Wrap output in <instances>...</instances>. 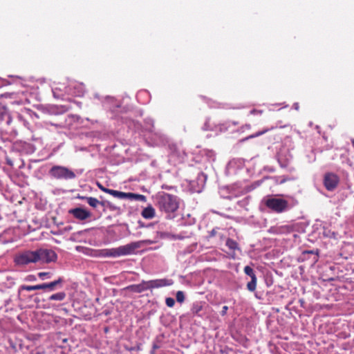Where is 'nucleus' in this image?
<instances>
[{"label":"nucleus","instance_id":"nucleus-35","mask_svg":"<svg viewBox=\"0 0 354 354\" xmlns=\"http://www.w3.org/2000/svg\"><path fill=\"white\" fill-rule=\"evenodd\" d=\"M161 339L159 337H157L153 342V344H152V348H153V350H156V349H158L160 348L161 346Z\"/></svg>","mask_w":354,"mask_h":354},{"label":"nucleus","instance_id":"nucleus-55","mask_svg":"<svg viewBox=\"0 0 354 354\" xmlns=\"http://www.w3.org/2000/svg\"><path fill=\"white\" fill-rule=\"evenodd\" d=\"M120 105H116V108H120Z\"/></svg>","mask_w":354,"mask_h":354},{"label":"nucleus","instance_id":"nucleus-16","mask_svg":"<svg viewBox=\"0 0 354 354\" xmlns=\"http://www.w3.org/2000/svg\"><path fill=\"white\" fill-rule=\"evenodd\" d=\"M125 290L136 293H141L145 290H149L148 281L142 280L138 284H132L127 286Z\"/></svg>","mask_w":354,"mask_h":354},{"label":"nucleus","instance_id":"nucleus-24","mask_svg":"<svg viewBox=\"0 0 354 354\" xmlns=\"http://www.w3.org/2000/svg\"><path fill=\"white\" fill-rule=\"evenodd\" d=\"M274 127H270V129H264L262 131H258L254 134H252V135H250L243 139H241L240 140L241 142H245L246 140H248L249 139H251V138H256V137H258V136H260L266 133H267L268 131H269L270 130H272V129H274Z\"/></svg>","mask_w":354,"mask_h":354},{"label":"nucleus","instance_id":"nucleus-43","mask_svg":"<svg viewBox=\"0 0 354 354\" xmlns=\"http://www.w3.org/2000/svg\"><path fill=\"white\" fill-rule=\"evenodd\" d=\"M98 185V187L102 190L105 193H107L109 194V192H110V190H111V189H108V188H105L104 187H103L102 185H100V183L97 184Z\"/></svg>","mask_w":354,"mask_h":354},{"label":"nucleus","instance_id":"nucleus-8","mask_svg":"<svg viewBox=\"0 0 354 354\" xmlns=\"http://www.w3.org/2000/svg\"><path fill=\"white\" fill-rule=\"evenodd\" d=\"M38 261L37 250H26L17 255L15 257V263L18 266H26L30 263Z\"/></svg>","mask_w":354,"mask_h":354},{"label":"nucleus","instance_id":"nucleus-41","mask_svg":"<svg viewBox=\"0 0 354 354\" xmlns=\"http://www.w3.org/2000/svg\"><path fill=\"white\" fill-rule=\"evenodd\" d=\"M18 118H19V120L20 121H21V122H23L24 125L26 127L29 128V126H30L29 122H28V121H26V120L23 118V116H22V115H19Z\"/></svg>","mask_w":354,"mask_h":354},{"label":"nucleus","instance_id":"nucleus-7","mask_svg":"<svg viewBox=\"0 0 354 354\" xmlns=\"http://www.w3.org/2000/svg\"><path fill=\"white\" fill-rule=\"evenodd\" d=\"M259 182L254 183L250 187H241L238 183L233 184L228 186L230 196H227V199L232 200V198H237L241 195H243L259 185Z\"/></svg>","mask_w":354,"mask_h":354},{"label":"nucleus","instance_id":"nucleus-10","mask_svg":"<svg viewBox=\"0 0 354 354\" xmlns=\"http://www.w3.org/2000/svg\"><path fill=\"white\" fill-rule=\"evenodd\" d=\"M339 178L334 173L328 172L325 174L324 177V185L328 191H333L338 185Z\"/></svg>","mask_w":354,"mask_h":354},{"label":"nucleus","instance_id":"nucleus-14","mask_svg":"<svg viewBox=\"0 0 354 354\" xmlns=\"http://www.w3.org/2000/svg\"><path fill=\"white\" fill-rule=\"evenodd\" d=\"M299 258L302 261H309L310 264L313 266L318 261L319 256L317 252L314 250H305L301 253Z\"/></svg>","mask_w":354,"mask_h":354},{"label":"nucleus","instance_id":"nucleus-46","mask_svg":"<svg viewBox=\"0 0 354 354\" xmlns=\"http://www.w3.org/2000/svg\"><path fill=\"white\" fill-rule=\"evenodd\" d=\"M262 113V111L261 110H256V109H252L251 111H250V113L251 114H256V113H259L261 114Z\"/></svg>","mask_w":354,"mask_h":354},{"label":"nucleus","instance_id":"nucleus-38","mask_svg":"<svg viewBox=\"0 0 354 354\" xmlns=\"http://www.w3.org/2000/svg\"><path fill=\"white\" fill-rule=\"evenodd\" d=\"M187 237H188V236L185 235V234H184L183 233H180L179 234H173L172 240H177V239L183 240V239H185Z\"/></svg>","mask_w":354,"mask_h":354},{"label":"nucleus","instance_id":"nucleus-40","mask_svg":"<svg viewBox=\"0 0 354 354\" xmlns=\"http://www.w3.org/2000/svg\"><path fill=\"white\" fill-rule=\"evenodd\" d=\"M218 229H219L218 227H215V228L212 229V230L209 231L207 238L210 239V238L214 237L216 236V234H217V230Z\"/></svg>","mask_w":354,"mask_h":354},{"label":"nucleus","instance_id":"nucleus-28","mask_svg":"<svg viewBox=\"0 0 354 354\" xmlns=\"http://www.w3.org/2000/svg\"><path fill=\"white\" fill-rule=\"evenodd\" d=\"M109 194L113 196L115 198L125 199L127 196V192H123L118 190L111 189L109 192Z\"/></svg>","mask_w":354,"mask_h":354},{"label":"nucleus","instance_id":"nucleus-21","mask_svg":"<svg viewBox=\"0 0 354 354\" xmlns=\"http://www.w3.org/2000/svg\"><path fill=\"white\" fill-rule=\"evenodd\" d=\"M270 179L272 180L275 184H283L287 181L295 180L296 178L288 176H275L270 177Z\"/></svg>","mask_w":354,"mask_h":354},{"label":"nucleus","instance_id":"nucleus-42","mask_svg":"<svg viewBox=\"0 0 354 354\" xmlns=\"http://www.w3.org/2000/svg\"><path fill=\"white\" fill-rule=\"evenodd\" d=\"M227 310H228V306H223L222 308V310L221 311V316H225L227 314Z\"/></svg>","mask_w":354,"mask_h":354},{"label":"nucleus","instance_id":"nucleus-26","mask_svg":"<svg viewBox=\"0 0 354 354\" xmlns=\"http://www.w3.org/2000/svg\"><path fill=\"white\" fill-rule=\"evenodd\" d=\"M289 231V227L288 226H280L271 227L270 232L274 234H282Z\"/></svg>","mask_w":354,"mask_h":354},{"label":"nucleus","instance_id":"nucleus-49","mask_svg":"<svg viewBox=\"0 0 354 354\" xmlns=\"http://www.w3.org/2000/svg\"><path fill=\"white\" fill-rule=\"evenodd\" d=\"M212 212L214 213V214H219V215H223V214L221 213H219L218 212L216 211V210H211Z\"/></svg>","mask_w":354,"mask_h":354},{"label":"nucleus","instance_id":"nucleus-5","mask_svg":"<svg viewBox=\"0 0 354 354\" xmlns=\"http://www.w3.org/2000/svg\"><path fill=\"white\" fill-rule=\"evenodd\" d=\"M49 174L51 177L59 180H71L76 177L75 174L72 170L63 166H53L49 170Z\"/></svg>","mask_w":354,"mask_h":354},{"label":"nucleus","instance_id":"nucleus-2","mask_svg":"<svg viewBox=\"0 0 354 354\" xmlns=\"http://www.w3.org/2000/svg\"><path fill=\"white\" fill-rule=\"evenodd\" d=\"M190 171L192 174H196V178L195 179H186L189 190L193 193H201L205 187L207 176L195 167L190 168Z\"/></svg>","mask_w":354,"mask_h":354},{"label":"nucleus","instance_id":"nucleus-25","mask_svg":"<svg viewBox=\"0 0 354 354\" xmlns=\"http://www.w3.org/2000/svg\"><path fill=\"white\" fill-rule=\"evenodd\" d=\"M66 297V294L64 292H59L50 295L48 300L51 301H63Z\"/></svg>","mask_w":354,"mask_h":354},{"label":"nucleus","instance_id":"nucleus-15","mask_svg":"<svg viewBox=\"0 0 354 354\" xmlns=\"http://www.w3.org/2000/svg\"><path fill=\"white\" fill-rule=\"evenodd\" d=\"M149 290L154 288H159L165 286H169L173 284L171 279H157L147 281Z\"/></svg>","mask_w":354,"mask_h":354},{"label":"nucleus","instance_id":"nucleus-11","mask_svg":"<svg viewBox=\"0 0 354 354\" xmlns=\"http://www.w3.org/2000/svg\"><path fill=\"white\" fill-rule=\"evenodd\" d=\"M68 214L78 221H83L91 216V213L82 207H75L68 209Z\"/></svg>","mask_w":354,"mask_h":354},{"label":"nucleus","instance_id":"nucleus-4","mask_svg":"<svg viewBox=\"0 0 354 354\" xmlns=\"http://www.w3.org/2000/svg\"><path fill=\"white\" fill-rule=\"evenodd\" d=\"M265 205L275 213H282L289 209V203L288 201L277 198V197H268L263 199Z\"/></svg>","mask_w":354,"mask_h":354},{"label":"nucleus","instance_id":"nucleus-1","mask_svg":"<svg viewBox=\"0 0 354 354\" xmlns=\"http://www.w3.org/2000/svg\"><path fill=\"white\" fill-rule=\"evenodd\" d=\"M153 200L156 208L167 219H174L177 216L180 205L177 196L160 192L156 194Z\"/></svg>","mask_w":354,"mask_h":354},{"label":"nucleus","instance_id":"nucleus-37","mask_svg":"<svg viewBox=\"0 0 354 354\" xmlns=\"http://www.w3.org/2000/svg\"><path fill=\"white\" fill-rule=\"evenodd\" d=\"M230 124L236 126L238 125L239 123L238 122H227L225 124H221V129L225 131L227 130L228 127L230 126Z\"/></svg>","mask_w":354,"mask_h":354},{"label":"nucleus","instance_id":"nucleus-44","mask_svg":"<svg viewBox=\"0 0 354 354\" xmlns=\"http://www.w3.org/2000/svg\"><path fill=\"white\" fill-rule=\"evenodd\" d=\"M26 281H36V277L33 274H29L28 276H27L26 277Z\"/></svg>","mask_w":354,"mask_h":354},{"label":"nucleus","instance_id":"nucleus-34","mask_svg":"<svg viewBox=\"0 0 354 354\" xmlns=\"http://www.w3.org/2000/svg\"><path fill=\"white\" fill-rule=\"evenodd\" d=\"M176 301L179 303H183L185 301V297L183 291L179 290L176 292Z\"/></svg>","mask_w":354,"mask_h":354},{"label":"nucleus","instance_id":"nucleus-30","mask_svg":"<svg viewBox=\"0 0 354 354\" xmlns=\"http://www.w3.org/2000/svg\"><path fill=\"white\" fill-rule=\"evenodd\" d=\"M145 124L146 125V128L149 131H152L154 127V121L152 118H148L145 120Z\"/></svg>","mask_w":354,"mask_h":354},{"label":"nucleus","instance_id":"nucleus-19","mask_svg":"<svg viewBox=\"0 0 354 354\" xmlns=\"http://www.w3.org/2000/svg\"><path fill=\"white\" fill-rule=\"evenodd\" d=\"M156 243V241H153L151 239H145L141 240L138 241H134L129 243L132 254H136V251L137 249L140 248L141 247L147 245L153 244Z\"/></svg>","mask_w":354,"mask_h":354},{"label":"nucleus","instance_id":"nucleus-31","mask_svg":"<svg viewBox=\"0 0 354 354\" xmlns=\"http://www.w3.org/2000/svg\"><path fill=\"white\" fill-rule=\"evenodd\" d=\"M220 195L224 198H227V196H230L228 186L222 187L219 190Z\"/></svg>","mask_w":354,"mask_h":354},{"label":"nucleus","instance_id":"nucleus-48","mask_svg":"<svg viewBox=\"0 0 354 354\" xmlns=\"http://www.w3.org/2000/svg\"><path fill=\"white\" fill-rule=\"evenodd\" d=\"M293 106H294L295 109L299 110V103H297V102L294 103L293 104Z\"/></svg>","mask_w":354,"mask_h":354},{"label":"nucleus","instance_id":"nucleus-9","mask_svg":"<svg viewBox=\"0 0 354 354\" xmlns=\"http://www.w3.org/2000/svg\"><path fill=\"white\" fill-rule=\"evenodd\" d=\"M38 261L42 263L55 262L57 259L55 252L51 249H39L37 250Z\"/></svg>","mask_w":354,"mask_h":354},{"label":"nucleus","instance_id":"nucleus-22","mask_svg":"<svg viewBox=\"0 0 354 354\" xmlns=\"http://www.w3.org/2000/svg\"><path fill=\"white\" fill-rule=\"evenodd\" d=\"M125 199H129L130 201H142V202L147 201V197L145 195L140 194L131 193V192L127 193Z\"/></svg>","mask_w":354,"mask_h":354},{"label":"nucleus","instance_id":"nucleus-20","mask_svg":"<svg viewBox=\"0 0 354 354\" xmlns=\"http://www.w3.org/2000/svg\"><path fill=\"white\" fill-rule=\"evenodd\" d=\"M141 215L146 219H151L154 218L156 215L154 207L151 205H149L147 207L142 209Z\"/></svg>","mask_w":354,"mask_h":354},{"label":"nucleus","instance_id":"nucleus-47","mask_svg":"<svg viewBox=\"0 0 354 354\" xmlns=\"http://www.w3.org/2000/svg\"><path fill=\"white\" fill-rule=\"evenodd\" d=\"M77 198H79V199L84 200V201H86V198H88L89 197L88 196H80V194H78Z\"/></svg>","mask_w":354,"mask_h":354},{"label":"nucleus","instance_id":"nucleus-33","mask_svg":"<svg viewBox=\"0 0 354 354\" xmlns=\"http://www.w3.org/2000/svg\"><path fill=\"white\" fill-rule=\"evenodd\" d=\"M157 234L160 239H168L172 240L173 234H171V233H169L167 232H159L158 231V232H157Z\"/></svg>","mask_w":354,"mask_h":354},{"label":"nucleus","instance_id":"nucleus-29","mask_svg":"<svg viewBox=\"0 0 354 354\" xmlns=\"http://www.w3.org/2000/svg\"><path fill=\"white\" fill-rule=\"evenodd\" d=\"M86 202L91 207L94 208L97 207L98 205H104L103 202H100L96 198L93 197H89L88 198H86Z\"/></svg>","mask_w":354,"mask_h":354},{"label":"nucleus","instance_id":"nucleus-32","mask_svg":"<svg viewBox=\"0 0 354 354\" xmlns=\"http://www.w3.org/2000/svg\"><path fill=\"white\" fill-rule=\"evenodd\" d=\"M37 275L41 280H46L50 279L53 276V274L50 272H39Z\"/></svg>","mask_w":354,"mask_h":354},{"label":"nucleus","instance_id":"nucleus-56","mask_svg":"<svg viewBox=\"0 0 354 354\" xmlns=\"http://www.w3.org/2000/svg\"><path fill=\"white\" fill-rule=\"evenodd\" d=\"M33 114H34V115H35L36 117H37V113H33Z\"/></svg>","mask_w":354,"mask_h":354},{"label":"nucleus","instance_id":"nucleus-45","mask_svg":"<svg viewBox=\"0 0 354 354\" xmlns=\"http://www.w3.org/2000/svg\"><path fill=\"white\" fill-rule=\"evenodd\" d=\"M248 201V198H245L243 201H239L238 204L241 206L242 205L247 204Z\"/></svg>","mask_w":354,"mask_h":354},{"label":"nucleus","instance_id":"nucleus-27","mask_svg":"<svg viewBox=\"0 0 354 354\" xmlns=\"http://www.w3.org/2000/svg\"><path fill=\"white\" fill-rule=\"evenodd\" d=\"M15 284V279L14 277L8 276L6 277V279L5 281L3 282L2 285L6 288H12Z\"/></svg>","mask_w":354,"mask_h":354},{"label":"nucleus","instance_id":"nucleus-36","mask_svg":"<svg viewBox=\"0 0 354 354\" xmlns=\"http://www.w3.org/2000/svg\"><path fill=\"white\" fill-rule=\"evenodd\" d=\"M202 129L203 131H212L213 128L210 125V120L209 118H207L205 120V122L202 127Z\"/></svg>","mask_w":354,"mask_h":354},{"label":"nucleus","instance_id":"nucleus-53","mask_svg":"<svg viewBox=\"0 0 354 354\" xmlns=\"http://www.w3.org/2000/svg\"><path fill=\"white\" fill-rule=\"evenodd\" d=\"M104 331L107 332L108 331V328H105Z\"/></svg>","mask_w":354,"mask_h":354},{"label":"nucleus","instance_id":"nucleus-50","mask_svg":"<svg viewBox=\"0 0 354 354\" xmlns=\"http://www.w3.org/2000/svg\"><path fill=\"white\" fill-rule=\"evenodd\" d=\"M155 351L156 350H153V348H152L151 351H150V354H156Z\"/></svg>","mask_w":354,"mask_h":354},{"label":"nucleus","instance_id":"nucleus-17","mask_svg":"<svg viewBox=\"0 0 354 354\" xmlns=\"http://www.w3.org/2000/svg\"><path fill=\"white\" fill-rule=\"evenodd\" d=\"M12 122V117L8 108L5 106H0V123L7 126Z\"/></svg>","mask_w":354,"mask_h":354},{"label":"nucleus","instance_id":"nucleus-54","mask_svg":"<svg viewBox=\"0 0 354 354\" xmlns=\"http://www.w3.org/2000/svg\"><path fill=\"white\" fill-rule=\"evenodd\" d=\"M50 125L57 126V124H54L53 123H50Z\"/></svg>","mask_w":354,"mask_h":354},{"label":"nucleus","instance_id":"nucleus-51","mask_svg":"<svg viewBox=\"0 0 354 354\" xmlns=\"http://www.w3.org/2000/svg\"><path fill=\"white\" fill-rule=\"evenodd\" d=\"M351 141L353 147H354V138L351 139Z\"/></svg>","mask_w":354,"mask_h":354},{"label":"nucleus","instance_id":"nucleus-6","mask_svg":"<svg viewBox=\"0 0 354 354\" xmlns=\"http://www.w3.org/2000/svg\"><path fill=\"white\" fill-rule=\"evenodd\" d=\"M133 254L129 243L118 248H108L102 250V255L105 257H120Z\"/></svg>","mask_w":354,"mask_h":354},{"label":"nucleus","instance_id":"nucleus-3","mask_svg":"<svg viewBox=\"0 0 354 354\" xmlns=\"http://www.w3.org/2000/svg\"><path fill=\"white\" fill-rule=\"evenodd\" d=\"M64 282V279L62 277H59L57 280L49 283H44L41 284H37L35 286H27L22 285L19 288L18 295H19L21 290H44L46 291L51 292L57 290L59 288H62V283Z\"/></svg>","mask_w":354,"mask_h":354},{"label":"nucleus","instance_id":"nucleus-23","mask_svg":"<svg viewBox=\"0 0 354 354\" xmlns=\"http://www.w3.org/2000/svg\"><path fill=\"white\" fill-rule=\"evenodd\" d=\"M225 245L229 248V250H230L231 251H233V252H234L236 250L241 251V249L239 246L238 243L232 239L228 238L226 240Z\"/></svg>","mask_w":354,"mask_h":354},{"label":"nucleus","instance_id":"nucleus-12","mask_svg":"<svg viewBox=\"0 0 354 354\" xmlns=\"http://www.w3.org/2000/svg\"><path fill=\"white\" fill-rule=\"evenodd\" d=\"M244 272L251 278L250 281L247 283V289L248 291L253 292L256 290L257 283V278L255 272L250 266H246L244 268Z\"/></svg>","mask_w":354,"mask_h":354},{"label":"nucleus","instance_id":"nucleus-39","mask_svg":"<svg viewBox=\"0 0 354 354\" xmlns=\"http://www.w3.org/2000/svg\"><path fill=\"white\" fill-rule=\"evenodd\" d=\"M165 303L168 307L171 308L175 304V300L171 297H167L165 299Z\"/></svg>","mask_w":354,"mask_h":354},{"label":"nucleus","instance_id":"nucleus-18","mask_svg":"<svg viewBox=\"0 0 354 354\" xmlns=\"http://www.w3.org/2000/svg\"><path fill=\"white\" fill-rule=\"evenodd\" d=\"M204 304L201 301L194 302L192 305L190 311L193 316H197L203 318L205 315L203 312Z\"/></svg>","mask_w":354,"mask_h":354},{"label":"nucleus","instance_id":"nucleus-52","mask_svg":"<svg viewBox=\"0 0 354 354\" xmlns=\"http://www.w3.org/2000/svg\"><path fill=\"white\" fill-rule=\"evenodd\" d=\"M9 302H10V299H9V300L6 301V305H8V304H9Z\"/></svg>","mask_w":354,"mask_h":354},{"label":"nucleus","instance_id":"nucleus-13","mask_svg":"<svg viewBox=\"0 0 354 354\" xmlns=\"http://www.w3.org/2000/svg\"><path fill=\"white\" fill-rule=\"evenodd\" d=\"M292 160V156L288 153H280L277 155V161L281 168H286L288 171L292 172L295 171L293 167L290 166Z\"/></svg>","mask_w":354,"mask_h":354}]
</instances>
